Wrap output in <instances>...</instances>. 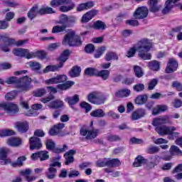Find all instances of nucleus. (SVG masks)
<instances>
[{
    "label": "nucleus",
    "instance_id": "1",
    "mask_svg": "<svg viewBox=\"0 0 182 182\" xmlns=\"http://www.w3.org/2000/svg\"><path fill=\"white\" fill-rule=\"evenodd\" d=\"M167 123L171 124V120H170V117H168V115L154 119L152 122V124L156 127L155 130L159 136L171 134L173 132H176V130H177V128L175 127H168L166 125L161 126V124H167Z\"/></svg>",
    "mask_w": 182,
    "mask_h": 182
},
{
    "label": "nucleus",
    "instance_id": "2",
    "mask_svg": "<svg viewBox=\"0 0 182 182\" xmlns=\"http://www.w3.org/2000/svg\"><path fill=\"white\" fill-rule=\"evenodd\" d=\"M138 52L139 58L144 60H150L151 59V54H150V49L153 46L151 40L149 38H142L139 40L135 45Z\"/></svg>",
    "mask_w": 182,
    "mask_h": 182
},
{
    "label": "nucleus",
    "instance_id": "3",
    "mask_svg": "<svg viewBox=\"0 0 182 182\" xmlns=\"http://www.w3.org/2000/svg\"><path fill=\"white\" fill-rule=\"evenodd\" d=\"M7 85H13L16 83V87L19 92H29L32 89V79L28 76H23L20 79L16 77H10L6 80Z\"/></svg>",
    "mask_w": 182,
    "mask_h": 182
},
{
    "label": "nucleus",
    "instance_id": "4",
    "mask_svg": "<svg viewBox=\"0 0 182 182\" xmlns=\"http://www.w3.org/2000/svg\"><path fill=\"white\" fill-rule=\"evenodd\" d=\"M62 43L68 46H81L82 40H80L79 36L76 35L75 31H71L64 36Z\"/></svg>",
    "mask_w": 182,
    "mask_h": 182
},
{
    "label": "nucleus",
    "instance_id": "5",
    "mask_svg": "<svg viewBox=\"0 0 182 182\" xmlns=\"http://www.w3.org/2000/svg\"><path fill=\"white\" fill-rule=\"evenodd\" d=\"M0 41H4V45L1 46V49L4 52H9V48H11V46H22V45H25V43L28 42V40H20L16 41L14 38H4L2 36H0Z\"/></svg>",
    "mask_w": 182,
    "mask_h": 182
},
{
    "label": "nucleus",
    "instance_id": "6",
    "mask_svg": "<svg viewBox=\"0 0 182 182\" xmlns=\"http://www.w3.org/2000/svg\"><path fill=\"white\" fill-rule=\"evenodd\" d=\"M1 110H4L8 114L14 116L19 112V108L16 104L3 102L0 103V112Z\"/></svg>",
    "mask_w": 182,
    "mask_h": 182
},
{
    "label": "nucleus",
    "instance_id": "7",
    "mask_svg": "<svg viewBox=\"0 0 182 182\" xmlns=\"http://www.w3.org/2000/svg\"><path fill=\"white\" fill-rule=\"evenodd\" d=\"M87 100L92 105H103L106 100L100 93L97 92H92L87 96Z\"/></svg>",
    "mask_w": 182,
    "mask_h": 182
},
{
    "label": "nucleus",
    "instance_id": "8",
    "mask_svg": "<svg viewBox=\"0 0 182 182\" xmlns=\"http://www.w3.org/2000/svg\"><path fill=\"white\" fill-rule=\"evenodd\" d=\"M149 15V9L146 6L138 7L134 12L133 16L135 19H144Z\"/></svg>",
    "mask_w": 182,
    "mask_h": 182
},
{
    "label": "nucleus",
    "instance_id": "9",
    "mask_svg": "<svg viewBox=\"0 0 182 182\" xmlns=\"http://www.w3.org/2000/svg\"><path fill=\"white\" fill-rule=\"evenodd\" d=\"M80 133L81 136H85L87 140H92V139H96V137H97V135L99 134V129H94L92 130H87L82 129H80Z\"/></svg>",
    "mask_w": 182,
    "mask_h": 182
},
{
    "label": "nucleus",
    "instance_id": "10",
    "mask_svg": "<svg viewBox=\"0 0 182 182\" xmlns=\"http://www.w3.org/2000/svg\"><path fill=\"white\" fill-rule=\"evenodd\" d=\"M66 80H68V77L65 75H60L46 80V84L56 85L58 83H63L66 82Z\"/></svg>",
    "mask_w": 182,
    "mask_h": 182
},
{
    "label": "nucleus",
    "instance_id": "11",
    "mask_svg": "<svg viewBox=\"0 0 182 182\" xmlns=\"http://www.w3.org/2000/svg\"><path fill=\"white\" fill-rule=\"evenodd\" d=\"M30 150H39L42 149V141L41 139L33 136L29 139Z\"/></svg>",
    "mask_w": 182,
    "mask_h": 182
},
{
    "label": "nucleus",
    "instance_id": "12",
    "mask_svg": "<svg viewBox=\"0 0 182 182\" xmlns=\"http://www.w3.org/2000/svg\"><path fill=\"white\" fill-rule=\"evenodd\" d=\"M32 160H38L39 159L40 161H45V160L49 159V152L47 151H41L34 153L31 155Z\"/></svg>",
    "mask_w": 182,
    "mask_h": 182
},
{
    "label": "nucleus",
    "instance_id": "13",
    "mask_svg": "<svg viewBox=\"0 0 182 182\" xmlns=\"http://www.w3.org/2000/svg\"><path fill=\"white\" fill-rule=\"evenodd\" d=\"M177 68H178V63L177 60L174 58H171L168 62L165 72L166 73H173V72L177 70Z\"/></svg>",
    "mask_w": 182,
    "mask_h": 182
},
{
    "label": "nucleus",
    "instance_id": "14",
    "mask_svg": "<svg viewBox=\"0 0 182 182\" xmlns=\"http://www.w3.org/2000/svg\"><path fill=\"white\" fill-rule=\"evenodd\" d=\"M147 4L149 6V11L156 14L161 9V5L159 4V0H149Z\"/></svg>",
    "mask_w": 182,
    "mask_h": 182
},
{
    "label": "nucleus",
    "instance_id": "15",
    "mask_svg": "<svg viewBox=\"0 0 182 182\" xmlns=\"http://www.w3.org/2000/svg\"><path fill=\"white\" fill-rule=\"evenodd\" d=\"M96 15H97V10H91L82 16L81 22L82 23H86L92 20V18H95Z\"/></svg>",
    "mask_w": 182,
    "mask_h": 182
},
{
    "label": "nucleus",
    "instance_id": "16",
    "mask_svg": "<svg viewBox=\"0 0 182 182\" xmlns=\"http://www.w3.org/2000/svg\"><path fill=\"white\" fill-rule=\"evenodd\" d=\"M180 0H167L165 3V7L162 10V14L165 15L168 14L173 9L174 5H176V2H178Z\"/></svg>",
    "mask_w": 182,
    "mask_h": 182
},
{
    "label": "nucleus",
    "instance_id": "17",
    "mask_svg": "<svg viewBox=\"0 0 182 182\" xmlns=\"http://www.w3.org/2000/svg\"><path fill=\"white\" fill-rule=\"evenodd\" d=\"M144 116H146V110L144 109H138L132 112L131 119L134 121L139 120V119H141Z\"/></svg>",
    "mask_w": 182,
    "mask_h": 182
},
{
    "label": "nucleus",
    "instance_id": "18",
    "mask_svg": "<svg viewBox=\"0 0 182 182\" xmlns=\"http://www.w3.org/2000/svg\"><path fill=\"white\" fill-rule=\"evenodd\" d=\"M63 127H65V124L63 123H58L54 125V127L49 131L50 136H56L57 134H59V133H60V130H62Z\"/></svg>",
    "mask_w": 182,
    "mask_h": 182
},
{
    "label": "nucleus",
    "instance_id": "19",
    "mask_svg": "<svg viewBox=\"0 0 182 182\" xmlns=\"http://www.w3.org/2000/svg\"><path fill=\"white\" fill-rule=\"evenodd\" d=\"M76 154V151L73 149H70L69 151L65 153L64 154V157L65 159V166H69L71 163H73L74 159H73V154Z\"/></svg>",
    "mask_w": 182,
    "mask_h": 182
},
{
    "label": "nucleus",
    "instance_id": "20",
    "mask_svg": "<svg viewBox=\"0 0 182 182\" xmlns=\"http://www.w3.org/2000/svg\"><path fill=\"white\" fill-rule=\"evenodd\" d=\"M6 143L11 147H19L22 144V140L19 138L11 137L7 139Z\"/></svg>",
    "mask_w": 182,
    "mask_h": 182
},
{
    "label": "nucleus",
    "instance_id": "21",
    "mask_svg": "<svg viewBox=\"0 0 182 182\" xmlns=\"http://www.w3.org/2000/svg\"><path fill=\"white\" fill-rule=\"evenodd\" d=\"M16 127L19 133H26L27 130L29 129V124L27 122H16Z\"/></svg>",
    "mask_w": 182,
    "mask_h": 182
},
{
    "label": "nucleus",
    "instance_id": "22",
    "mask_svg": "<svg viewBox=\"0 0 182 182\" xmlns=\"http://www.w3.org/2000/svg\"><path fill=\"white\" fill-rule=\"evenodd\" d=\"M69 55H70V53L69 52V50H65L61 55L59 57V65L60 68H63V65L65 62H66L69 58Z\"/></svg>",
    "mask_w": 182,
    "mask_h": 182
},
{
    "label": "nucleus",
    "instance_id": "23",
    "mask_svg": "<svg viewBox=\"0 0 182 182\" xmlns=\"http://www.w3.org/2000/svg\"><path fill=\"white\" fill-rule=\"evenodd\" d=\"M95 6V3L93 1H88L87 3L81 4L77 7V11L78 12H82V11H85V9H90V8H93Z\"/></svg>",
    "mask_w": 182,
    "mask_h": 182
},
{
    "label": "nucleus",
    "instance_id": "24",
    "mask_svg": "<svg viewBox=\"0 0 182 182\" xmlns=\"http://www.w3.org/2000/svg\"><path fill=\"white\" fill-rule=\"evenodd\" d=\"M167 110H168V107H167V105H158L156 106V107L154 108L152 111V114H154V116H156L159 114V113L167 112Z\"/></svg>",
    "mask_w": 182,
    "mask_h": 182
},
{
    "label": "nucleus",
    "instance_id": "25",
    "mask_svg": "<svg viewBox=\"0 0 182 182\" xmlns=\"http://www.w3.org/2000/svg\"><path fill=\"white\" fill-rule=\"evenodd\" d=\"M70 0H52L50 1V6L53 8H58V6H62V5L70 4Z\"/></svg>",
    "mask_w": 182,
    "mask_h": 182
},
{
    "label": "nucleus",
    "instance_id": "26",
    "mask_svg": "<svg viewBox=\"0 0 182 182\" xmlns=\"http://www.w3.org/2000/svg\"><path fill=\"white\" fill-rule=\"evenodd\" d=\"M65 102H68V105L71 107H73L74 105H76L79 102V95H75L73 97H67L65 99Z\"/></svg>",
    "mask_w": 182,
    "mask_h": 182
},
{
    "label": "nucleus",
    "instance_id": "27",
    "mask_svg": "<svg viewBox=\"0 0 182 182\" xmlns=\"http://www.w3.org/2000/svg\"><path fill=\"white\" fill-rule=\"evenodd\" d=\"M38 15H49L51 14H56V11L52 7H44L38 10Z\"/></svg>",
    "mask_w": 182,
    "mask_h": 182
},
{
    "label": "nucleus",
    "instance_id": "28",
    "mask_svg": "<svg viewBox=\"0 0 182 182\" xmlns=\"http://www.w3.org/2000/svg\"><path fill=\"white\" fill-rule=\"evenodd\" d=\"M80 72H82L80 67L75 65L71 68L69 75L71 77H77L80 76Z\"/></svg>",
    "mask_w": 182,
    "mask_h": 182
},
{
    "label": "nucleus",
    "instance_id": "29",
    "mask_svg": "<svg viewBox=\"0 0 182 182\" xmlns=\"http://www.w3.org/2000/svg\"><path fill=\"white\" fill-rule=\"evenodd\" d=\"M92 117L102 118L106 116V113L102 109H97L90 112Z\"/></svg>",
    "mask_w": 182,
    "mask_h": 182
},
{
    "label": "nucleus",
    "instance_id": "30",
    "mask_svg": "<svg viewBox=\"0 0 182 182\" xmlns=\"http://www.w3.org/2000/svg\"><path fill=\"white\" fill-rule=\"evenodd\" d=\"M105 59L107 62H110V60H119V55L114 52H107L105 55Z\"/></svg>",
    "mask_w": 182,
    "mask_h": 182
},
{
    "label": "nucleus",
    "instance_id": "31",
    "mask_svg": "<svg viewBox=\"0 0 182 182\" xmlns=\"http://www.w3.org/2000/svg\"><path fill=\"white\" fill-rule=\"evenodd\" d=\"M48 107L50 109H60V107H63V102L60 100H56L50 102Z\"/></svg>",
    "mask_w": 182,
    "mask_h": 182
},
{
    "label": "nucleus",
    "instance_id": "32",
    "mask_svg": "<svg viewBox=\"0 0 182 182\" xmlns=\"http://www.w3.org/2000/svg\"><path fill=\"white\" fill-rule=\"evenodd\" d=\"M148 66L151 70L158 72L160 70V63L157 60H152L148 63Z\"/></svg>",
    "mask_w": 182,
    "mask_h": 182
},
{
    "label": "nucleus",
    "instance_id": "33",
    "mask_svg": "<svg viewBox=\"0 0 182 182\" xmlns=\"http://www.w3.org/2000/svg\"><path fill=\"white\" fill-rule=\"evenodd\" d=\"M38 5H36L33 6L31 10L28 13V18L32 21V19H34V18H36L38 15Z\"/></svg>",
    "mask_w": 182,
    "mask_h": 182
},
{
    "label": "nucleus",
    "instance_id": "34",
    "mask_svg": "<svg viewBox=\"0 0 182 182\" xmlns=\"http://www.w3.org/2000/svg\"><path fill=\"white\" fill-rule=\"evenodd\" d=\"M43 106L42 104H34L32 105L31 109H33L32 111H29L28 113H26V116L28 117H32L35 116V110H41Z\"/></svg>",
    "mask_w": 182,
    "mask_h": 182
},
{
    "label": "nucleus",
    "instance_id": "35",
    "mask_svg": "<svg viewBox=\"0 0 182 182\" xmlns=\"http://www.w3.org/2000/svg\"><path fill=\"white\" fill-rule=\"evenodd\" d=\"M70 1L71 2L70 4H67L68 6L63 5L60 6L59 11H60V12H69V11H72V9H74L75 5L73 4V1H72V0H70Z\"/></svg>",
    "mask_w": 182,
    "mask_h": 182
},
{
    "label": "nucleus",
    "instance_id": "36",
    "mask_svg": "<svg viewBox=\"0 0 182 182\" xmlns=\"http://www.w3.org/2000/svg\"><path fill=\"white\" fill-rule=\"evenodd\" d=\"M169 153L171 156H182V151L180 148L176 145H172L169 149Z\"/></svg>",
    "mask_w": 182,
    "mask_h": 182
},
{
    "label": "nucleus",
    "instance_id": "37",
    "mask_svg": "<svg viewBox=\"0 0 182 182\" xmlns=\"http://www.w3.org/2000/svg\"><path fill=\"white\" fill-rule=\"evenodd\" d=\"M73 85H75V82L69 81L66 83L58 85L57 88L60 89V90H68V89H70Z\"/></svg>",
    "mask_w": 182,
    "mask_h": 182
},
{
    "label": "nucleus",
    "instance_id": "38",
    "mask_svg": "<svg viewBox=\"0 0 182 182\" xmlns=\"http://www.w3.org/2000/svg\"><path fill=\"white\" fill-rule=\"evenodd\" d=\"M97 167H109V158L100 159L96 161Z\"/></svg>",
    "mask_w": 182,
    "mask_h": 182
},
{
    "label": "nucleus",
    "instance_id": "39",
    "mask_svg": "<svg viewBox=\"0 0 182 182\" xmlns=\"http://www.w3.org/2000/svg\"><path fill=\"white\" fill-rule=\"evenodd\" d=\"M110 75V72L107 70H97V76L102 77L103 80H107V79H109V76Z\"/></svg>",
    "mask_w": 182,
    "mask_h": 182
},
{
    "label": "nucleus",
    "instance_id": "40",
    "mask_svg": "<svg viewBox=\"0 0 182 182\" xmlns=\"http://www.w3.org/2000/svg\"><path fill=\"white\" fill-rule=\"evenodd\" d=\"M146 163V159L141 156H138L133 164L134 167H140V166H143Z\"/></svg>",
    "mask_w": 182,
    "mask_h": 182
},
{
    "label": "nucleus",
    "instance_id": "41",
    "mask_svg": "<svg viewBox=\"0 0 182 182\" xmlns=\"http://www.w3.org/2000/svg\"><path fill=\"white\" fill-rule=\"evenodd\" d=\"M68 26L66 24H63L62 26H55L53 27L52 33H59L60 32H65L66 31Z\"/></svg>",
    "mask_w": 182,
    "mask_h": 182
},
{
    "label": "nucleus",
    "instance_id": "42",
    "mask_svg": "<svg viewBox=\"0 0 182 182\" xmlns=\"http://www.w3.org/2000/svg\"><path fill=\"white\" fill-rule=\"evenodd\" d=\"M130 90L124 89L116 92L115 96H117V97H127V96H130Z\"/></svg>",
    "mask_w": 182,
    "mask_h": 182
},
{
    "label": "nucleus",
    "instance_id": "43",
    "mask_svg": "<svg viewBox=\"0 0 182 182\" xmlns=\"http://www.w3.org/2000/svg\"><path fill=\"white\" fill-rule=\"evenodd\" d=\"M58 64L57 65H48L43 70V73H48L49 72H56V70H59L62 67Z\"/></svg>",
    "mask_w": 182,
    "mask_h": 182
},
{
    "label": "nucleus",
    "instance_id": "44",
    "mask_svg": "<svg viewBox=\"0 0 182 182\" xmlns=\"http://www.w3.org/2000/svg\"><path fill=\"white\" fill-rule=\"evenodd\" d=\"M57 170L55 168H48V171L46 173V177L52 180L56 177Z\"/></svg>",
    "mask_w": 182,
    "mask_h": 182
},
{
    "label": "nucleus",
    "instance_id": "45",
    "mask_svg": "<svg viewBox=\"0 0 182 182\" xmlns=\"http://www.w3.org/2000/svg\"><path fill=\"white\" fill-rule=\"evenodd\" d=\"M122 164L119 159H110L108 158V167H119Z\"/></svg>",
    "mask_w": 182,
    "mask_h": 182
},
{
    "label": "nucleus",
    "instance_id": "46",
    "mask_svg": "<svg viewBox=\"0 0 182 182\" xmlns=\"http://www.w3.org/2000/svg\"><path fill=\"white\" fill-rule=\"evenodd\" d=\"M147 102V95H139L135 99L136 105H144V102Z\"/></svg>",
    "mask_w": 182,
    "mask_h": 182
},
{
    "label": "nucleus",
    "instance_id": "47",
    "mask_svg": "<svg viewBox=\"0 0 182 182\" xmlns=\"http://www.w3.org/2000/svg\"><path fill=\"white\" fill-rule=\"evenodd\" d=\"M134 72L136 77H143V75H144V72H143V69L141 68V67L139 65L134 66Z\"/></svg>",
    "mask_w": 182,
    "mask_h": 182
},
{
    "label": "nucleus",
    "instance_id": "48",
    "mask_svg": "<svg viewBox=\"0 0 182 182\" xmlns=\"http://www.w3.org/2000/svg\"><path fill=\"white\" fill-rule=\"evenodd\" d=\"M85 75L86 76H97V70L93 68H87L85 70Z\"/></svg>",
    "mask_w": 182,
    "mask_h": 182
},
{
    "label": "nucleus",
    "instance_id": "49",
    "mask_svg": "<svg viewBox=\"0 0 182 182\" xmlns=\"http://www.w3.org/2000/svg\"><path fill=\"white\" fill-rule=\"evenodd\" d=\"M15 132L11 129H0V137H6V136H14Z\"/></svg>",
    "mask_w": 182,
    "mask_h": 182
},
{
    "label": "nucleus",
    "instance_id": "50",
    "mask_svg": "<svg viewBox=\"0 0 182 182\" xmlns=\"http://www.w3.org/2000/svg\"><path fill=\"white\" fill-rule=\"evenodd\" d=\"M93 28L94 29L104 31V29L106 28V24H105V23L102 21H97L95 23H94Z\"/></svg>",
    "mask_w": 182,
    "mask_h": 182
},
{
    "label": "nucleus",
    "instance_id": "51",
    "mask_svg": "<svg viewBox=\"0 0 182 182\" xmlns=\"http://www.w3.org/2000/svg\"><path fill=\"white\" fill-rule=\"evenodd\" d=\"M28 66H30L32 70H40L41 68H42V65L41 63L35 61L29 62Z\"/></svg>",
    "mask_w": 182,
    "mask_h": 182
},
{
    "label": "nucleus",
    "instance_id": "52",
    "mask_svg": "<svg viewBox=\"0 0 182 182\" xmlns=\"http://www.w3.org/2000/svg\"><path fill=\"white\" fill-rule=\"evenodd\" d=\"M159 83V80L156 78H154L149 81L148 83V90H153L157 84Z\"/></svg>",
    "mask_w": 182,
    "mask_h": 182
},
{
    "label": "nucleus",
    "instance_id": "53",
    "mask_svg": "<svg viewBox=\"0 0 182 182\" xmlns=\"http://www.w3.org/2000/svg\"><path fill=\"white\" fill-rule=\"evenodd\" d=\"M26 49L23 48H16L13 50L14 55L16 56H21V58L25 57V52Z\"/></svg>",
    "mask_w": 182,
    "mask_h": 182
},
{
    "label": "nucleus",
    "instance_id": "54",
    "mask_svg": "<svg viewBox=\"0 0 182 182\" xmlns=\"http://www.w3.org/2000/svg\"><path fill=\"white\" fill-rule=\"evenodd\" d=\"M9 153V149L8 148L0 149V160H5Z\"/></svg>",
    "mask_w": 182,
    "mask_h": 182
},
{
    "label": "nucleus",
    "instance_id": "55",
    "mask_svg": "<svg viewBox=\"0 0 182 182\" xmlns=\"http://www.w3.org/2000/svg\"><path fill=\"white\" fill-rule=\"evenodd\" d=\"M133 89H134V92H136L139 93L140 92H143V90H144V89H146V87L144 86V84H143V83H138L133 86Z\"/></svg>",
    "mask_w": 182,
    "mask_h": 182
},
{
    "label": "nucleus",
    "instance_id": "56",
    "mask_svg": "<svg viewBox=\"0 0 182 182\" xmlns=\"http://www.w3.org/2000/svg\"><path fill=\"white\" fill-rule=\"evenodd\" d=\"M106 50V47H101L96 50L95 53L94 55V57L96 58V59H99L103 53H105V51Z\"/></svg>",
    "mask_w": 182,
    "mask_h": 182
},
{
    "label": "nucleus",
    "instance_id": "57",
    "mask_svg": "<svg viewBox=\"0 0 182 182\" xmlns=\"http://www.w3.org/2000/svg\"><path fill=\"white\" fill-rule=\"evenodd\" d=\"M26 160V158L25 156H20L18 158L17 161L16 163L12 164L13 167H21V166H23V161Z\"/></svg>",
    "mask_w": 182,
    "mask_h": 182
},
{
    "label": "nucleus",
    "instance_id": "58",
    "mask_svg": "<svg viewBox=\"0 0 182 182\" xmlns=\"http://www.w3.org/2000/svg\"><path fill=\"white\" fill-rule=\"evenodd\" d=\"M107 140L110 142L120 141V140H122V138H120L119 135L111 134L107 137Z\"/></svg>",
    "mask_w": 182,
    "mask_h": 182
},
{
    "label": "nucleus",
    "instance_id": "59",
    "mask_svg": "<svg viewBox=\"0 0 182 182\" xmlns=\"http://www.w3.org/2000/svg\"><path fill=\"white\" fill-rule=\"evenodd\" d=\"M33 93H34V96H36V97H41V96L46 95V90L44 88H40V89L34 91Z\"/></svg>",
    "mask_w": 182,
    "mask_h": 182
},
{
    "label": "nucleus",
    "instance_id": "60",
    "mask_svg": "<svg viewBox=\"0 0 182 182\" xmlns=\"http://www.w3.org/2000/svg\"><path fill=\"white\" fill-rule=\"evenodd\" d=\"M66 150H68V145L64 144L63 148L54 146V149L52 150V151H53V153L60 154V153H64V151H66Z\"/></svg>",
    "mask_w": 182,
    "mask_h": 182
},
{
    "label": "nucleus",
    "instance_id": "61",
    "mask_svg": "<svg viewBox=\"0 0 182 182\" xmlns=\"http://www.w3.org/2000/svg\"><path fill=\"white\" fill-rule=\"evenodd\" d=\"M136 51H137V48L135 46L132 47L127 53V58H133L136 55Z\"/></svg>",
    "mask_w": 182,
    "mask_h": 182
},
{
    "label": "nucleus",
    "instance_id": "62",
    "mask_svg": "<svg viewBox=\"0 0 182 182\" xmlns=\"http://www.w3.org/2000/svg\"><path fill=\"white\" fill-rule=\"evenodd\" d=\"M36 58H38V59H45L46 58V52L43 50H39L35 52Z\"/></svg>",
    "mask_w": 182,
    "mask_h": 182
},
{
    "label": "nucleus",
    "instance_id": "63",
    "mask_svg": "<svg viewBox=\"0 0 182 182\" xmlns=\"http://www.w3.org/2000/svg\"><path fill=\"white\" fill-rule=\"evenodd\" d=\"M46 146L48 150H53L55 147V142L51 139H47L46 141Z\"/></svg>",
    "mask_w": 182,
    "mask_h": 182
},
{
    "label": "nucleus",
    "instance_id": "64",
    "mask_svg": "<svg viewBox=\"0 0 182 182\" xmlns=\"http://www.w3.org/2000/svg\"><path fill=\"white\" fill-rule=\"evenodd\" d=\"M172 87H175L178 92H182V83L178 81L173 82Z\"/></svg>",
    "mask_w": 182,
    "mask_h": 182
}]
</instances>
